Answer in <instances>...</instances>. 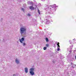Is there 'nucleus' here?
<instances>
[{"label": "nucleus", "mask_w": 76, "mask_h": 76, "mask_svg": "<svg viewBox=\"0 0 76 76\" xmlns=\"http://www.w3.org/2000/svg\"><path fill=\"white\" fill-rule=\"evenodd\" d=\"M57 45L58 46V47H57V48H58L57 51H59L60 50V45L57 44Z\"/></svg>", "instance_id": "0eeeda50"}, {"label": "nucleus", "mask_w": 76, "mask_h": 76, "mask_svg": "<svg viewBox=\"0 0 76 76\" xmlns=\"http://www.w3.org/2000/svg\"><path fill=\"white\" fill-rule=\"evenodd\" d=\"M47 7L48 6V5H47Z\"/></svg>", "instance_id": "bb28decb"}, {"label": "nucleus", "mask_w": 76, "mask_h": 76, "mask_svg": "<svg viewBox=\"0 0 76 76\" xmlns=\"http://www.w3.org/2000/svg\"><path fill=\"white\" fill-rule=\"evenodd\" d=\"M51 17H50V16H48L47 17H46V18H47V19H50V18Z\"/></svg>", "instance_id": "f8f14e48"}, {"label": "nucleus", "mask_w": 76, "mask_h": 76, "mask_svg": "<svg viewBox=\"0 0 76 76\" xmlns=\"http://www.w3.org/2000/svg\"><path fill=\"white\" fill-rule=\"evenodd\" d=\"M38 13L39 15H40V11H39V10H38Z\"/></svg>", "instance_id": "4468645a"}, {"label": "nucleus", "mask_w": 76, "mask_h": 76, "mask_svg": "<svg viewBox=\"0 0 76 76\" xmlns=\"http://www.w3.org/2000/svg\"><path fill=\"white\" fill-rule=\"evenodd\" d=\"M34 70H35L34 68H31L30 69L29 73L31 76H34V75L35 74Z\"/></svg>", "instance_id": "f03ea898"}, {"label": "nucleus", "mask_w": 76, "mask_h": 76, "mask_svg": "<svg viewBox=\"0 0 76 76\" xmlns=\"http://www.w3.org/2000/svg\"><path fill=\"white\" fill-rule=\"evenodd\" d=\"M29 8L31 10H34V7L30 6L29 7Z\"/></svg>", "instance_id": "423d86ee"}, {"label": "nucleus", "mask_w": 76, "mask_h": 76, "mask_svg": "<svg viewBox=\"0 0 76 76\" xmlns=\"http://www.w3.org/2000/svg\"><path fill=\"white\" fill-rule=\"evenodd\" d=\"M41 1H44L45 0H41Z\"/></svg>", "instance_id": "412c9836"}, {"label": "nucleus", "mask_w": 76, "mask_h": 76, "mask_svg": "<svg viewBox=\"0 0 76 76\" xmlns=\"http://www.w3.org/2000/svg\"><path fill=\"white\" fill-rule=\"evenodd\" d=\"M70 52H71V51H70Z\"/></svg>", "instance_id": "a878e982"}, {"label": "nucleus", "mask_w": 76, "mask_h": 76, "mask_svg": "<svg viewBox=\"0 0 76 76\" xmlns=\"http://www.w3.org/2000/svg\"><path fill=\"white\" fill-rule=\"evenodd\" d=\"M70 44H71V43H70Z\"/></svg>", "instance_id": "cd10ccee"}, {"label": "nucleus", "mask_w": 76, "mask_h": 76, "mask_svg": "<svg viewBox=\"0 0 76 76\" xmlns=\"http://www.w3.org/2000/svg\"><path fill=\"white\" fill-rule=\"evenodd\" d=\"M57 44H58V45H59V44H60V43H59V42H58V43H57Z\"/></svg>", "instance_id": "aec40b11"}, {"label": "nucleus", "mask_w": 76, "mask_h": 76, "mask_svg": "<svg viewBox=\"0 0 76 76\" xmlns=\"http://www.w3.org/2000/svg\"><path fill=\"white\" fill-rule=\"evenodd\" d=\"M46 49H47V48L46 47H44L43 49L44 50H46Z\"/></svg>", "instance_id": "dca6fc26"}, {"label": "nucleus", "mask_w": 76, "mask_h": 76, "mask_svg": "<svg viewBox=\"0 0 76 76\" xmlns=\"http://www.w3.org/2000/svg\"><path fill=\"white\" fill-rule=\"evenodd\" d=\"M21 10H22L23 12H24V13H25V9L24 8H22Z\"/></svg>", "instance_id": "1a4fd4ad"}, {"label": "nucleus", "mask_w": 76, "mask_h": 76, "mask_svg": "<svg viewBox=\"0 0 76 76\" xmlns=\"http://www.w3.org/2000/svg\"><path fill=\"white\" fill-rule=\"evenodd\" d=\"M15 62L17 64H19V63H20V61L18 59V58H15Z\"/></svg>", "instance_id": "7ed1b4c3"}, {"label": "nucleus", "mask_w": 76, "mask_h": 76, "mask_svg": "<svg viewBox=\"0 0 76 76\" xmlns=\"http://www.w3.org/2000/svg\"><path fill=\"white\" fill-rule=\"evenodd\" d=\"M27 15L28 16H31V14H28Z\"/></svg>", "instance_id": "ddd939ff"}, {"label": "nucleus", "mask_w": 76, "mask_h": 76, "mask_svg": "<svg viewBox=\"0 0 76 76\" xmlns=\"http://www.w3.org/2000/svg\"><path fill=\"white\" fill-rule=\"evenodd\" d=\"M25 73H27L28 72V68L26 67L25 68Z\"/></svg>", "instance_id": "39448f33"}, {"label": "nucleus", "mask_w": 76, "mask_h": 76, "mask_svg": "<svg viewBox=\"0 0 76 76\" xmlns=\"http://www.w3.org/2000/svg\"><path fill=\"white\" fill-rule=\"evenodd\" d=\"M51 7H52V8H54V7H57V6H56V4H54L53 5H52V6H51Z\"/></svg>", "instance_id": "6e6552de"}, {"label": "nucleus", "mask_w": 76, "mask_h": 76, "mask_svg": "<svg viewBox=\"0 0 76 76\" xmlns=\"http://www.w3.org/2000/svg\"><path fill=\"white\" fill-rule=\"evenodd\" d=\"M46 42H48L49 41V40H48V39L47 38H46Z\"/></svg>", "instance_id": "9b49d317"}, {"label": "nucleus", "mask_w": 76, "mask_h": 76, "mask_svg": "<svg viewBox=\"0 0 76 76\" xmlns=\"http://www.w3.org/2000/svg\"><path fill=\"white\" fill-rule=\"evenodd\" d=\"M46 47H48V46H49V45H48V44H47L46 45Z\"/></svg>", "instance_id": "f3484780"}, {"label": "nucleus", "mask_w": 76, "mask_h": 76, "mask_svg": "<svg viewBox=\"0 0 76 76\" xmlns=\"http://www.w3.org/2000/svg\"><path fill=\"white\" fill-rule=\"evenodd\" d=\"M13 76H16V74H14V75H13Z\"/></svg>", "instance_id": "4be33fe9"}, {"label": "nucleus", "mask_w": 76, "mask_h": 76, "mask_svg": "<svg viewBox=\"0 0 76 76\" xmlns=\"http://www.w3.org/2000/svg\"><path fill=\"white\" fill-rule=\"evenodd\" d=\"M23 46H24L25 45H26V44L25 43V42H24V43H23Z\"/></svg>", "instance_id": "2eb2a0df"}, {"label": "nucleus", "mask_w": 76, "mask_h": 76, "mask_svg": "<svg viewBox=\"0 0 76 76\" xmlns=\"http://www.w3.org/2000/svg\"><path fill=\"white\" fill-rule=\"evenodd\" d=\"M70 64H71V66L72 67H74L73 66H74V65L73 64V63H70Z\"/></svg>", "instance_id": "9d476101"}, {"label": "nucleus", "mask_w": 76, "mask_h": 76, "mask_svg": "<svg viewBox=\"0 0 76 76\" xmlns=\"http://www.w3.org/2000/svg\"><path fill=\"white\" fill-rule=\"evenodd\" d=\"M76 50H74V51H73V52H74V53H75V52H76Z\"/></svg>", "instance_id": "6ab92c4d"}, {"label": "nucleus", "mask_w": 76, "mask_h": 76, "mask_svg": "<svg viewBox=\"0 0 76 76\" xmlns=\"http://www.w3.org/2000/svg\"><path fill=\"white\" fill-rule=\"evenodd\" d=\"M47 22H46L47 23H49V22H48V20H47Z\"/></svg>", "instance_id": "a211bd4d"}, {"label": "nucleus", "mask_w": 76, "mask_h": 76, "mask_svg": "<svg viewBox=\"0 0 76 76\" xmlns=\"http://www.w3.org/2000/svg\"><path fill=\"white\" fill-rule=\"evenodd\" d=\"M58 42H56V43H57H57H58Z\"/></svg>", "instance_id": "393cba45"}, {"label": "nucleus", "mask_w": 76, "mask_h": 76, "mask_svg": "<svg viewBox=\"0 0 76 76\" xmlns=\"http://www.w3.org/2000/svg\"><path fill=\"white\" fill-rule=\"evenodd\" d=\"M75 39H73V41H74V40H75Z\"/></svg>", "instance_id": "b1692460"}, {"label": "nucleus", "mask_w": 76, "mask_h": 76, "mask_svg": "<svg viewBox=\"0 0 76 76\" xmlns=\"http://www.w3.org/2000/svg\"><path fill=\"white\" fill-rule=\"evenodd\" d=\"M4 39H3V42H4Z\"/></svg>", "instance_id": "5701e85b"}, {"label": "nucleus", "mask_w": 76, "mask_h": 76, "mask_svg": "<svg viewBox=\"0 0 76 76\" xmlns=\"http://www.w3.org/2000/svg\"><path fill=\"white\" fill-rule=\"evenodd\" d=\"M24 40V39L23 37L21 39H19L20 42L21 43H23V42L22 41H23Z\"/></svg>", "instance_id": "20e7f679"}, {"label": "nucleus", "mask_w": 76, "mask_h": 76, "mask_svg": "<svg viewBox=\"0 0 76 76\" xmlns=\"http://www.w3.org/2000/svg\"><path fill=\"white\" fill-rule=\"evenodd\" d=\"M20 32L21 35H22L23 34H25L26 32V27H21L20 29Z\"/></svg>", "instance_id": "f257e3e1"}]
</instances>
